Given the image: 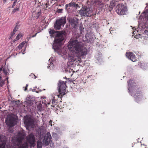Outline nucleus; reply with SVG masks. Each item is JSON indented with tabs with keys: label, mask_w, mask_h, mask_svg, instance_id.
Masks as SVG:
<instances>
[{
	"label": "nucleus",
	"mask_w": 148,
	"mask_h": 148,
	"mask_svg": "<svg viewBox=\"0 0 148 148\" xmlns=\"http://www.w3.org/2000/svg\"><path fill=\"white\" fill-rule=\"evenodd\" d=\"M68 45L69 49L75 53L76 55L71 54L69 56V58L72 62L77 60L80 62L81 56H85L87 54V50L83 45L82 43L78 40L77 38L71 39L69 42Z\"/></svg>",
	"instance_id": "1"
},
{
	"label": "nucleus",
	"mask_w": 148,
	"mask_h": 148,
	"mask_svg": "<svg viewBox=\"0 0 148 148\" xmlns=\"http://www.w3.org/2000/svg\"><path fill=\"white\" fill-rule=\"evenodd\" d=\"M49 30L51 37H55L56 38L54 40L55 43H59L64 40L66 36V32L65 31L60 32L55 31L54 29H49Z\"/></svg>",
	"instance_id": "2"
},
{
	"label": "nucleus",
	"mask_w": 148,
	"mask_h": 148,
	"mask_svg": "<svg viewBox=\"0 0 148 148\" xmlns=\"http://www.w3.org/2000/svg\"><path fill=\"white\" fill-rule=\"evenodd\" d=\"M66 81H63L61 80L59 81L58 88L60 95L56 96V97L58 98L59 99H61L63 96L66 94V88L67 86L66 84Z\"/></svg>",
	"instance_id": "3"
},
{
	"label": "nucleus",
	"mask_w": 148,
	"mask_h": 148,
	"mask_svg": "<svg viewBox=\"0 0 148 148\" xmlns=\"http://www.w3.org/2000/svg\"><path fill=\"white\" fill-rule=\"evenodd\" d=\"M51 139V136L50 133L48 132L44 136V139L42 140L43 143L40 140H39L37 141V148H42L43 144L45 146L48 145H49Z\"/></svg>",
	"instance_id": "4"
},
{
	"label": "nucleus",
	"mask_w": 148,
	"mask_h": 148,
	"mask_svg": "<svg viewBox=\"0 0 148 148\" xmlns=\"http://www.w3.org/2000/svg\"><path fill=\"white\" fill-rule=\"evenodd\" d=\"M66 17H62L56 21L54 24V27L55 29L59 30L61 28L62 25H63L66 23Z\"/></svg>",
	"instance_id": "5"
},
{
	"label": "nucleus",
	"mask_w": 148,
	"mask_h": 148,
	"mask_svg": "<svg viewBox=\"0 0 148 148\" xmlns=\"http://www.w3.org/2000/svg\"><path fill=\"white\" fill-rule=\"evenodd\" d=\"M116 12L119 15H123L125 14L127 8L123 4H119L116 6Z\"/></svg>",
	"instance_id": "6"
},
{
	"label": "nucleus",
	"mask_w": 148,
	"mask_h": 148,
	"mask_svg": "<svg viewBox=\"0 0 148 148\" xmlns=\"http://www.w3.org/2000/svg\"><path fill=\"white\" fill-rule=\"evenodd\" d=\"M91 13L90 9L86 7H82L79 11L80 14L83 16H90L91 15Z\"/></svg>",
	"instance_id": "7"
},
{
	"label": "nucleus",
	"mask_w": 148,
	"mask_h": 148,
	"mask_svg": "<svg viewBox=\"0 0 148 148\" xmlns=\"http://www.w3.org/2000/svg\"><path fill=\"white\" fill-rule=\"evenodd\" d=\"M143 97V95L141 90V88H138L134 95V97L135 98L136 101L137 103L140 101Z\"/></svg>",
	"instance_id": "8"
},
{
	"label": "nucleus",
	"mask_w": 148,
	"mask_h": 148,
	"mask_svg": "<svg viewBox=\"0 0 148 148\" xmlns=\"http://www.w3.org/2000/svg\"><path fill=\"white\" fill-rule=\"evenodd\" d=\"M27 140L31 147H34L35 145V138L34 135L32 133L30 134L27 137Z\"/></svg>",
	"instance_id": "9"
},
{
	"label": "nucleus",
	"mask_w": 148,
	"mask_h": 148,
	"mask_svg": "<svg viewBox=\"0 0 148 148\" xmlns=\"http://www.w3.org/2000/svg\"><path fill=\"white\" fill-rule=\"evenodd\" d=\"M34 122V120L30 117L27 116L24 117V123L27 126L32 125Z\"/></svg>",
	"instance_id": "10"
},
{
	"label": "nucleus",
	"mask_w": 148,
	"mask_h": 148,
	"mask_svg": "<svg viewBox=\"0 0 148 148\" xmlns=\"http://www.w3.org/2000/svg\"><path fill=\"white\" fill-rule=\"evenodd\" d=\"M14 121L15 119L14 118L11 116H8L5 120V123L7 125L11 127L14 126Z\"/></svg>",
	"instance_id": "11"
},
{
	"label": "nucleus",
	"mask_w": 148,
	"mask_h": 148,
	"mask_svg": "<svg viewBox=\"0 0 148 148\" xmlns=\"http://www.w3.org/2000/svg\"><path fill=\"white\" fill-rule=\"evenodd\" d=\"M24 138V135L22 133L20 132L18 133V137L16 140L17 145L18 146L21 144Z\"/></svg>",
	"instance_id": "12"
},
{
	"label": "nucleus",
	"mask_w": 148,
	"mask_h": 148,
	"mask_svg": "<svg viewBox=\"0 0 148 148\" xmlns=\"http://www.w3.org/2000/svg\"><path fill=\"white\" fill-rule=\"evenodd\" d=\"M56 97H53V99H52L51 100H50L49 102L47 103V106L48 107H52L53 108L55 107V106L57 105V103L58 102V99H56Z\"/></svg>",
	"instance_id": "13"
},
{
	"label": "nucleus",
	"mask_w": 148,
	"mask_h": 148,
	"mask_svg": "<svg viewBox=\"0 0 148 148\" xmlns=\"http://www.w3.org/2000/svg\"><path fill=\"white\" fill-rule=\"evenodd\" d=\"M126 56L128 58L133 62L136 61L137 58L135 55L132 52H126Z\"/></svg>",
	"instance_id": "14"
},
{
	"label": "nucleus",
	"mask_w": 148,
	"mask_h": 148,
	"mask_svg": "<svg viewBox=\"0 0 148 148\" xmlns=\"http://www.w3.org/2000/svg\"><path fill=\"white\" fill-rule=\"evenodd\" d=\"M117 2L115 0H113L110 2V4L109 6L108 5H106V7H108V10L111 11L113 9V7L116 4V3Z\"/></svg>",
	"instance_id": "15"
},
{
	"label": "nucleus",
	"mask_w": 148,
	"mask_h": 148,
	"mask_svg": "<svg viewBox=\"0 0 148 148\" xmlns=\"http://www.w3.org/2000/svg\"><path fill=\"white\" fill-rule=\"evenodd\" d=\"M41 14V11L38 10L36 11H33L32 13L34 19L38 18Z\"/></svg>",
	"instance_id": "16"
},
{
	"label": "nucleus",
	"mask_w": 148,
	"mask_h": 148,
	"mask_svg": "<svg viewBox=\"0 0 148 148\" xmlns=\"http://www.w3.org/2000/svg\"><path fill=\"white\" fill-rule=\"evenodd\" d=\"M78 6V4H76L74 2H71L65 5L66 9H67L68 7H74L76 8Z\"/></svg>",
	"instance_id": "17"
},
{
	"label": "nucleus",
	"mask_w": 148,
	"mask_h": 148,
	"mask_svg": "<svg viewBox=\"0 0 148 148\" xmlns=\"http://www.w3.org/2000/svg\"><path fill=\"white\" fill-rule=\"evenodd\" d=\"M128 82V89L129 90V92L130 91V89L133 87L134 86H135L136 85L135 83L134 82L133 80H130Z\"/></svg>",
	"instance_id": "18"
},
{
	"label": "nucleus",
	"mask_w": 148,
	"mask_h": 148,
	"mask_svg": "<svg viewBox=\"0 0 148 148\" xmlns=\"http://www.w3.org/2000/svg\"><path fill=\"white\" fill-rule=\"evenodd\" d=\"M71 25L72 27L75 28L78 27V22L77 21L74 19H72L71 21Z\"/></svg>",
	"instance_id": "19"
},
{
	"label": "nucleus",
	"mask_w": 148,
	"mask_h": 148,
	"mask_svg": "<svg viewBox=\"0 0 148 148\" xmlns=\"http://www.w3.org/2000/svg\"><path fill=\"white\" fill-rule=\"evenodd\" d=\"M143 14L145 15V18L148 20V3L145 8V10Z\"/></svg>",
	"instance_id": "20"
},
{
	"label": "nucleus",
	"mask_w": 148,
	"mask_h": 148,
	"mask_svg": "<svg viewBox=\"0 0 148 148\" xmlns=\"http://www.w3.org/2000/svg\"><path fill=\"white\" fill-rule=\"evenodd\" d=\"M5 142L1 141V136H0V148H5Z\"/></svg>",
	"instance_id": "21"
},
{
	"label": "nucleus",
	"mask_w": 148,
	"mask_h": 148,
	"mask_svg": "<svg viewBox=\"0 0 148 148\" xmlns=\"http://www.w3.org/2000/svg\"><path fill=\"white\" fill-rule=\"evenodd\" d=\"M22 36V35L20 33L18 34L16 37V39L14 40L13 41L11 42V44H12L13 42H14L16 40H19Z\"/></svg>",
	"instance_id": "22"
},
{
	"label": "nucleus",
	"mask_w": 148,
	"mask_h": 148,
	"mask_svg": "<svg viewBox=\"0 0 148 148\" xmlns=\"http://www.w3.org/2000/svg\"><path fill=\"white\" fill-rule=\"evenodd\" d=\"M24 44H26V43L25 42H23L21 44H20L16 48V49H21L22 48Z\"/></svg>",
	"instance_id": "23"
},
{
	"label": "nucleus",
	"mask_w": 148,
	"mask_h": 148,
	"mask_svg": "<svg viewBox=\"0 0 148 148\" xmlns=\"http://www.w3.org/2000/svg\"><path fill=\"white\" fill-rule=\"evenodd\" d=\"M42 105V104L40 103L37 106V109L38 111H41L43 110Z\"/></svg>",
	"instance_id": "24"
},
{
	"label": "nucleus",
	"mask_w": 148,
	"mask_h": 148,
	"mask_svg": "<svg viewBox=\"0 0 148 148\" xmlns=\"http://www.w3.org/2000/svg\"><path fill=\"white\" fill-rule=\"evenodd\" d=\"M18 148H28V146L27 144H23L19 146Z\"/></svg>",
	"instance_id": "25"
},
{
	"label": "nucleus",
	"mask_w": 148,
	"mask_h": 148,
	"mask_svg": "<svg viewBox=\"0 0 148 148\" xmlns=\"http://www.w3.org/2000/svg\"><path fill=\"white\" fill-rule=\"evenodd\" d=\"M8 70V69L5 67H4L3 69V71L4 73H5V75H7Z\"/></svg>",
	"instance_id": "26"
},
{
	"label": "nucleus",
	"mask_w": 148,
	"mask_h": 148,
	"mask_svg": "<svg viewBox=\"0 0 148 148\" xmlns=\"http://www.w3.org/2000/svg\"><path fill=\"white\" fill-rule=\"evenodd\" d=\"M15 33L14 32H12L10 34V35L9 37V39H12L13 36L14 35Z\"/></svg>",
	"instance_id": "27"
},
{
	"label": "nucleus",
	"mask_w": 148,
	"mask_h": 148,
	"mask_svg": "<svg viewBox=\"0 0 148 148\" xmlns=\"http://www.w3.org/2000/svg\"><path fill=\"white\" fill-rule=\"evenodd\" d=\"M4 84V81L3 80L1 81L0 82V87H2Z\"/></svg>",
	"instance_id": "28"
},
{
	"label": "nucleus",
	"mask_w": 148,
	"mask_h": 148,
	"mask_svg": "<svg viewBox=\"0 0 148 148\" xmlns=\"http://www.w3.org/2000/svg\"><path fill=\"white\" fill-rule=\"evenodd\" d=\"M17 26H16L13 29V30L12 32H14V33H15L16 31H17V29H18V28L17 27Z\"/></svg>",
	"instance_id": "29"
},
{
	"label": "nucleus",
	"mask_w": 148,
	"mask_h": 148,
	"mask_svg": "<svg viewBox=\"0 0 148 148\" xmlns=\"http://www.w3.org/2000/svg\"><path fill=\"white\" fill-rule=\"evenodd\" d=\"M143 64L141 63V62H139L138 63V65L141 67V68H142V66H143Z\"/></svg>",
	"instance_id": "30"
},
{
	"label": "nucleus",
	"mask_w": 148,
	"mask_h": 148,
	"mask_svg": "<svg viewBox=\"0 0 148 148\" xmlns=\"http://www.w3.org/2000/svg\"><path fill=\"white\" fill-rule=\"evenodd\" d=\"M138 148H146L144 145H140L139 146Z\"/></svg>",
	"instance_id": "31"
},
{
	"label": "nucleus",
	"mask_w": 148,
	"mask_h": 148,
	"mask_svg": "<svg viewBox=\"0 0 148 148\" xmlns=\"http://www.w3.org/2000/svg\"><path fill=\"white\" fill-rule=\"evenodd\" d=\"M19 10V9L18 8H16L14 9V10L13 11V12H15L17 11L18 10Z\"/></svg>",
	"instance_id": "32"
},
{
	"label": "nucleus",
	"mask_w": 148,
	"mask_h": 148,
	"mask_svg": "<svg viewBox=\"0 0 148 148\" xmlns=\"http://www.w3.org/2000/svg\"><path fill=\"white\" fill-rule=\"evenodd\" d=\"M28 84H27L26 85V86L25 88V89H24L25 91H26V90H27V88L28 87Z\"/></svg>",
	"instance_id": "33"
},
{
	"label": "nucleus",
	"mask_w": 148,
	"mask_h": 148,
	"mask_svg": "<svg viewBox=\"0 0 148 148\" xmlns=\"http://www.w3.org/2000/svg\"><path fill=\"white\" fill-rule=\"evenodd\" d=\"M66 53V51H63V52L61 51L60 54L62 55V53L63 55H65Z\"/></svg>",
	"instance_id": "34"
},
{
	"label": "nucleus",
	"mask_w": 148,
	"mask_h": 148,
	"mask_svg": "<svg viewBox=\"0 0 148 148\" xmlns=\"http://www.w3.org/2000/svg\"><path fill=\"white\" fill-rule=\"evenodd\" d=\"M52 121L51 120H50L49 122V124L51 126H52Z\"/></svg>",
	"instance_id": "35"
},
{
	"label": "nucleus",
	"mask_w": 148,
	"mask_h": 148,
	"mask_svg": "<svg viewBox=\"0 0 148 148\" xmlns=\"http://www.w3.org/2000/svg\"><path fill=\"white\" fill-rule=\"evenodd\" d=\"M17 1H14V2H13V4L12 5V6H14L15 5L16 2Z\"/></svg>",
	"instance_id": "36"
},
{
	"label": "nucleus",
	"mask_w": 148,
	"mask_h": 148,
	"mask_svg": "<svg viewBox=\"0 0 148 148\" xmlns=\"http://www.w3.org/2000/svg\"><path fill=\"white\" fill-rule=\"evenodd\" d=\"M62 11V10L61 9H58V12L60 13V12L61 11Z\"/></svg>",
	"instance_id": "37"
},
{
	"label": "nucleus",
	"mask_w": 148,
	"mask_h": 148,
	"mask_svg": "<svg viewBox=\"0 0 148 148\" xmlns=\"http://www.w3.org/2000/svg\"><path fill=\"white\" fill-rule=\"evenodd\" d=\"M145 32L148 35V31H147V30H145Z\"/></svg>",
	"instance_id": "38"
},
{
	"label": "nucleus",
	"mask_w": 148,
	"mask_h": 148,
	"mask_svg": "<svg viewBox=\"0 0 148 148\" xmlns=\"http://www.w3.org/2000/svg\"><path fill=\"white\" fill-rule=\"evenodd\" d=\"M37 34V33H36L34 35L32 36V37H34L36 36V35Z\"/></svg>",
	"instance_id": "39"
},
{
	"label": "nucleus",
	"mask_w": 148,
	"mask_h": 148,
	"mask_svg": "<svg viewBox=\"0 0 148 148\" xmlns=\"http://www.w3.org/2000/svg\"><path fill=\"white\" fill-rule=\"evenodd\" d=\"M2 77L1 76H0V81L2 79Z\"/></svg>",
	"instance_id": "40"
},
{
	"label": "nucleus",
	"mask_w": 148,
	"mask_h": 148,
	"mask_svg": "<svg viewBox=\"0 0 148 148\" xmlns=\"http://www.w3.org/2000/svg\"><path fill=\"white\" fill-rule=\"evenodd\" d=\"M33 75H34V79H36V76L34 75V74H33Z\"/></svg>",
	"instance_id": "41"
},
{
	"label": "nucleus",
	"mask_w": 148,
	"mask_h": 148,
	"mask_svg": "<svg viewBox=\"0 0 148 148\" xmlns=\"http://www.w3.org/2000/svg\"><path fill=\"white\" fill-rule=\"evenodd\" d=\"M7 0H3V2H5L6 1H7Z\"/></svg>",
	"instance_id": "42"
},
{
	"label": "nucleus",
	"mask_w": 148,
	"mask_h": 148,
	"mask_svg": "<svg viewBox=\"0 0 148 148\" xmlns=\"http://www.w3.org/2000/svg\"><path fill=\"white\" fill-rule=\"evenodd\" d=\"M86 38L87 40H88V38H87V36H86Z\"/></svg>",
	"instance_id": "43"
},
{
	"label": "nucleus",
	"mask_w": 148,
	"mask_h": 148,
	"mask_svg": "<svg viewBox=\"0 0 148 148\" xmlns=\"http://www.w3.org/2000/svg\"><path fill=\"white\" fill-rule=\"evenodd\" d=\"M47 67H48V68H49V67H50V66H48Z\"/></svg>",
	"instance_id": "44"
},
{
	"label": "nucleus",
	"mask_w": 148,
	"mask_h": 148,
	"mask_svg": "<svg viewBox=\"0 0 148 148\" xmlns=\"http://www.w3.org/2000/svg\"><path fill=\"white\" fill-rule=\"evenodd\" d=\"M64 78H66V77H64Z\"/></svg>",
	"instance_id": "45"
},
{
	"label": "nucleus",
	"mask_w": 148,
	"mask_h": 148,
	"mask_svg": "<svg viewBox=\"0 0 148 148\" xmlns=\"http://www.w3.org/2000/svg\"><path fill=\"white\" fill-rule=\"evenodd\" d=\"M1 108V107H0V109Z\"/></svg>",
	"instance_id": "46"
}]
</instances>
